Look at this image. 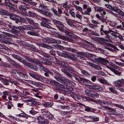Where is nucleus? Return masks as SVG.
<instances>
[{"label":"nucleus","instance_id":"obj_20","mask_svg":"<svg viewBox=\"0 0 124 124\" xmlns=\"http://www.w3.org/2000/svg\"><path fill=\"white\" fill-rule=\"evenodd\" d=\"M114 11L118 13L119 15L124 16V13L121 10L118 9L117 7L114 9Z\"/></svg>","mask_w":124,"mask_h":124},{"label":"nucleus","instance_id":"obj_49","mask_svg":"<svg viewBox=\"0 0 124 124\" xmlns=\"http://www.w3.org/2000/svg\"><path fill=\"white\" fill-rule=\"evenodd\" d=\"M43 59L44 58H39V59L36 61V63L38 65L39 64H42V63H43Z\"/></svg>","mask_w":124,"mask_h":124},{"label":"nucleus","instance_id":"obj_63","mask_svg":"<svg viewBox=\"0 0 124 124\" xmlns=\"http://www.w3.org/2000/svg\"><path fill=\"white\" fill-rule=\"evenodd\" d=\"M41 54L46 58H49L50 57V56L49 55L44 53L41 52Z\"/></svg>","mask_w":124,"mask_h":124},{"label":"nucleus","instance_id":"obj_28","mask_svg":"<svg viewBox=\"0 0 124 124\" xmlns=\"http://www.w3.org/2000/svg\"><path fill=\"white\" fill-rule=\"evenodd\" d=\"M66 21L68 24L72 27H74L75 26L74 25L72 21L70 20L69 19L67 18L66 19Z\"/></svg>","mask_w":124,"mask_h":124},{"label":"nucleus","instance_id":"obj_8","mask_svg":"<svg viewBox=\"0 0 124 124\" xmlns=\"http://www.w3.org/2000/svg\"><path fill=\"white\" fill-rule=\"evenodd\" d=\"M37 45L38 46H40L44 48H46L48 49H52L54 48V47L53 46H49L46 44L41 43H37Z\"/></svg>","mask_w":124,"mask_h":124},{"label":"nucleus","instance_id":"obj_32","mask_svg":"<svg viewBox=\"0 0 124 124\" xmlns=\"http://www.w3.org/2000/svg\"><path fill=\"white\" fill-rule=\"evenodd\" d=\"M28 14L31 17H38L37 16V14L35 13H33L30 11H28Z\"/></svg>","mask_w":124,"mask_h":124},{"label":"nucleus","instance_id":"obj_60","mask_svg":"<svg viewBox=\"0 0 124 124\" xmlns=\"http://www.w3.org/2000/svg\"><path fill=\"white\" fill-rule=\"evenodd\" d=\"M68 55L67 52L64 51H62V56L65 57H68Z\"/></svg>","mask_w":124,"mask_h":124},{"label":"nucleus","instance_id":"obj_5","mask_svg":"<svg viewBox=\"0 0 124 124\" xmlns=\"http://www.w3.org/2000/svg\"><path fill=\"white\" fill-rule=\"evenodd\" d=\"M111 33V35L113 36V34L115 33V32L111 30H109L108 31L104 30L103 28H100V33L101 35H103L104 33L105 35H107L109 33Z\"/></svg>","mask_w":124,"mask_h":124},{"label":"nucleus","instance_id":"obj_43","mask_svg":"<svg viewBox=\"0 0 124 124\" xmlns=\"http://www.w3.org/2000/svg\"><path fill=\"white\" fill-rule=\"evenodd\" d=\"M39 67L41 70L46 72L48 70V69L46 68L45 67H44L42 64L39 65Z\"/></svg>","mask_w":124,"mask_h":124},{"label":"nucleus","instance_id":"obj_18","mask_svg":"<svg viewBox=\"0 0 124 124\" xmlns=\"http://www.w3.org/2000/svg\"><path fill=\"white\" fill-rule=\"evenodd\" d=\"M56 86H58L61 88L66 89L67 90H71V89H70V87H69L68 86H64L62 84H60L58 82V84H57Z\"/></svg>","mask_w":124,"mask_h":124},{"label":"nucleus","instance_id":"obj_61","mask_svg":"<svg viewBox=\"0 0 124 124\" xmlns=\"http://www.w3.org/2000/svg\"><path fill=\"white\" fill-rule=\"evenodd\" d=\"M68 58L73 62H75L78 60V59L75 56H68Z\"/></svg>","mask_w":124,"mask_h":124},{"label":"nucleus","instance_id":"obj_38","mask_svg":"<svg viewBox=\"0 0 124 124\" xmlns=\"http://www.w3.org/2000/svg\"><path fill=\"white\" fill-rule=\"evenodd\" d=\"M28 67L31 69L35 71L38 70V68L35 66L33 65L30 63Z\"/></svg>","mask_w":124,"mask_h":124},{"label":"nucleus","instance_id":"obj_41","mask_svg":"<svg viewBox=\"0 0 124 124\" xmlns=\"http://www.w3.org/2000/svg\"><path fill=\"white\" fill-rule=\"evenodd\" d=\"M51 9L52 12L54 13V14L57 16H60L59 14L58 13V12L57 10L55 9L54 7L51 8Z\"/></svg>","mask_w":124,"mask_h":124},{"label":"nucleus","instance_id":"obj_11","mask_svg":"<svg viewBox=\"0 0 124 124\" xmlns=\"http://www.w3.org/2000/svg\"><path fill=\"white\" fill-rule=\"evenodd\" d=\"M53 105L52 102H45L42 104V105L45 107H51Z\"/></svg>","mask_w":124,"mask_h":124},{"label":"nucleus","instance_id":"obj_16","mask_svg":"<svg viewBox=\"0 0 124 124\" xmlns=\"http://www.w3.org/2000/svg\"><path fill=\"white\" fill-rule=\"evenodd\" d=\"M106 67L107 68L110 70L112 71L116 75L119 76L121 75V72H119L116 70L114 69L111 68L108 66H106Z\"/></svg>","mask_w":124,"mask_h":124},{"label":"nucleus","instance_id":"obj_27","mask_svg":"<svg viewBox=\"0 0 124 124\" xmlns=\"http://www.w3.org/2000/svg\"><path fill=\"white\" fill-rule=\"evenodd\" d=\"M85 97H86L84 96H81L77 95H76L75 97V98H76L78 100L81 101H82L84 100L85 101Z\"/></svg>","mask_w":124,"mask_h":124},{"label":"nucleus","instance_id":"obj_29","mask_svg":"<svg viewBox=\"0 0 124 124\" xmlns=\"http://www.w3.org/2000/svg\"><path fill=\"white\" fill-rule=\"evenodd\" d=\"M40 24L41 26L45 27L49 29H51L52 28L51 26L44 22H41L40 23Z\"/></svg>","mask_w":124,"mask_h":124},{"label":"nucleus","instance_id":"obj_30","mask_svg":"<svg viewBox=\"0 0 124 124\" xmlns=\"http://www.w3.org/2000/svg\"><path fill=\"white\" fill-rule=\"evenodd\" d=\"M24 58L27 60L29 61L30 62H32L36 63V60H34L33 59H32L31 58H30L27 56H24Z\"/></svg>","mask_w":124,"mask_h":124},{"label":"nucleus","instance_id":"obj_35","mask_svg":"<svg viewBox=\"0 0 124 124\" xmlns=\"http://www.w3.org/2000/svg\"><path fill=\"white\" fill-rule=\"evenodd\" d=\"M19 117H25L26 119L28 118V116L24 112H23L18 115Z\"/></svg>","mask_w":124,"mask_h":124},{"label":"nucleus","instance_id":"obj_14","mask_svg":"<svg viewBox=\"0 0 124 124\" xmlns=\"http://www.w3.org/2000/svg\"><path fill=\"white\" fill-rule=\"evenodd\" d=\"M88 80L87 79L82 77L80 78L79 83L82 84H86L88 83Z\"/></svg>","mask_w":124,"mask_h":124},{"label":"nucleus","instance_id":"obj_9","mask_svg":"<svg viewBox=\"0 0 124 124\" xmlns=\"http://www.w3.org/2000/svg\"><path fill=\"white\" fill-rule=\"evenodd\" d=\"M93 88L95 89L97 92H102L103 91V88L102 87L97 85H93L92 86Z\"/></svg>","mask_w":124,"mask_h":124},{"label":"nucleus","instance_id":"obj_19","mask_svg":"<svg viewBox=\"0 0 124 124\" xmlns=\"http://www.w3.org/2000/svg\"><path fill=\"white\" fill-rule=\"evenodd\" d=\"M25 27L26 30L34 31H35V30L36 29L35 27L31 25H26Z\"/></svg>","mask_w":124,"mask_h":124},{"label":"nucleus","instance_id":"obj_53","mask_svg":"<svg viewBox=\"0 0 124 124\" xmlns=\"http://www.w3.org/2000/svg\"><path fill=\"white\" fill-rule=\"evenodd\" d=\"M85 100H86L87 101H91L92 102H94L95 103L96 102V101L93 99L89 98L88 97H85Z\"/></svg>","mask_w":124,"mask_h":124},{"label":"nucleus","instance_id":"obj_39","mask_svg":"<svg viewBox=\"0 0 124 124\" xmlns=\"http://www.w3.org/2000/svg\"><path fill=\"white\" fill-rule=\"evenodd\" d=\"M35 107H32L31 108L32 109L30 110L29 111V113L30 114L34 115L37 113L38 112L36 111H35L34 110V109H35Z\"/></svg>","mask_w":124,"mask_h":124},{"label":"nucleus","instance_id":"obj_24","mask_svg":"<svg viewBox=\"0 0 124 124\" xmlns=\"http://www.w3.org/2000/svg\"><path fill=\"white\" fill-rule=\"evenodd\" d=\"M26 20L31 25H34L35 24V23L34 22V21L32 19L26 17Z\"/></svg>","mask_w":124,"mask_h":124},{"label":"nucleus","instance_id":"obj_4","mask_svg":"<svg viewBox=\"0 0 124 124\" xmlns=\"http://www.w3.org/2000/svg\"><path fill=\"white\" fill-rule=\"evenodd\" d=\"M29 74L31 77L38 80L42 82H43L44 81L43 79L41 77L40 75L31 72L29 73Z\"/></svg>","mask_w":124,"mask_h":124},{"label":"nucleus","instance_id":"obj_50","mask_svg":"<svg viewBox=\"0 0 124 124\" xmlns=\"http://www.w3.org/2000/svg\"><path fill=\"white\" fill-rule=\"evenodd\" d=\"M34 85H35V86L37 87H41V86H42L43 84L40 83L39 82H34Z\"/></svg>","mask_w":124,"mask_h":124},{"label":"nucleus","instance_id":"obj_12","mask_svg":"<svg viewBox=\"0 0 124 124\" xmlns=\"http://www.w3.org/2000/svg\"><path fill=\"white\" fill-rule=\"evenodd\" d=\"M78 53L79 54L77 56V57H78V59L82 60H84L85 59V58L82 56H85L86 55V54L80 52H78Z\"/></svg>","mask_w":124,"mask_h":124},{"label":"nucleus","instance_id":"obj_7","mask_svg":"<svg viewBox=\"0 0 124 124\" xmlns=\"http://www.w3.org/2000/svg\"><path fill=\"white\" fill-rule=\"evenodd\" d=\"M16 76L18 78L24 79H27L28 78V76L27 75L19 71Z\"/></svg>","mask_w":124,"mask_h":124},{"label":"nucleus","instance_id":"obj_2","mask_svg":"<svg viewBox=\"0 0 124 124\" xmlns=\"http://www.w3.org/2000/svg\"><path fill=\"white\" fill-rule=\"evenodd\" d=\"M92 61L95 63H100L104 65H107L108 61L104 58L101 57L95 58Z\"/></svg>","mask_w":124,"mask_h":124},{"label":"nucleus","instance_id":"obj_23","mask_svg":"<svg viewBox=\"0 0 124 124\" xmlns=\"http://www.w3.org/2000/svg\"><path fill=\"white\" fill-rule=\"evenodd\" d=\"M31 31H28L27 32V34L28 35L33 36L39 37L40 35L39 34L36 32Z\"/></svg>","mask_w":124,"mask_h":124},{"label":"nucleus","instance_id":"obj_62","mask_svg":"<svg viewBox=\"0 0 124 124\" xmlns=\"http://www.w3.org/2000/svg\"><path fill=\"white\" fill-rule=\"evenodd\" d=\"M58 84V82L54 80H52L50 84L56 86V85Z\"/></svg>","mask_w":124,"mask_h":124},{"label":"nucleus","instance_id":"obj_33","mask_svg":"<svg viewBox=\"0 0 124 124\" xmlns=\"http://www.w3.org/2000/svg\"><path fill=\"white\" fill-rule=\"evenodd\" d=\"M66 69L70 72L73 73H74L76 72V71L72 68L69 67V66L67 67Z\"/></svg>","mask_w":124,"mask_h":124},{"label":"nucleus","instance_id":"obj_36","mask_svg":"<svg viewBox=\"0 0 124 124\" xmlns=\"http://www.w3.org/2000/svg\"><path fill=\"white\" fill-rule=\"evenodd\" d=\"M5 35L6 36L4 37L5 39H6L7 40H9L11 38H10V36L12 35L11 34L7 33H5Z\"/></svg>","mask_w":124,"mask_h":124},{"label":"nucleus","instance_id":"obj_58","mask_svg":"<svg viewBox=\"0 0 124 124\" xmlns=\"http://www.w3.org/2000/svg\"><path fill=\"white\" fill-rule=\"evenodd\" d=\"M42 124H49V122L47 119L43 118L41 123Z\"/></svg>","mask_w":124,"mask_h":124},{"label":"nucleus","instance_id":"obj_45","mask_svg":"<svg viewBox=\"0 0 124 124\" xmlns=\"http://www.w3.org/2000/svg\"><path fill=\"white\" fill-rule=\"evenodd\" d=\"M90 96L94 98H98L99 96V94L95 92L92 93Z\"/></svg>","mask_w":124,"mask_h":124},{"label":"nucleus","instance_id":"obj_1","mask_svg":"<svg viewBox=\"0 0 124 124\" xmlns=\"http://www.w3.org/2000/svg\"><path fill=\"white\" fill-rule=\"evenodd\" d=\"M42 40L43 42L48 44L54 43L60 44L61 43V41L56 40L49 38H43L42 39Z\"/></svg>","mask_w":124,"mask_h":124},{"label":"nucleus","instance_id":"obj_47","mask_svg":"<svg viewBox=\"0 0 124 124\" xmlns=\"http://www.w3.org/2000/svg\"><path fill=\"white\" fill-rule=\"evenodd\" d=\"M105 6L108 8L109 9L111 10L114 11V8H116V7H112L110 5L108 4H106L105 5Z\"/></svg>","mask_w":124,"mask_h":124},{"label":"nucleus","instance_id":"obj_25","mask_svg":"<svg viewBox=\"0 0 124 124\" xmlns=\"http://www.w3.org/2000/svg\"><path fill=\"white\" fill-rule=\"evenodd\" d=\"M96 11L97 12L101 13L102 15H105L106 14V12L102 8H99L96 10Z\"/></svg>","mask_w":124,"mask_h":124},{"label":"nucleus","instance_id":"obj_56","mask_svg":"<svg viewBox=\"0 0 124 124\" xmlns=\"http://www.w3.org/2000/svg\"><path fill=\"white\" fill-rule=\"evenodd\" d=\"M113 105L114 106L120 108L124 110V107L120 104L114 103V104Z\"/></svg>","mask_w":124,"mask_h":124},{"label":"nucleus","instance_id":"obj_52","mask_svg":"<svg viewBox=\"0 0 124 124\" xmlns=\"http://www.w3.org/2000/svg\"><path fill=\"white\" fill-rule=\"evenodd\" d=\"M1 81L5 85H8L9 84L8 80L7 79L3 78Z\"/></svg>","mask_w":124,"mask_h":124},{"label":"nucleus","instance_id":"obj_51","mask_svg":"<svg viewBox=\"0 0 124 124\" xmlns=\"http://www.w3.org/2000/svg\"><path fill=\"white\" fill-rule=\"evenodd\" d=\"M114 83L115 84V85L116 86H121L122 85L121 83L120 82V80H118L115 81L114 82Z\"/></svg>","mask_w":124,"mask_h":124},{"label":"nucleus","instance_id":"obj_54","mask_svg":"<svg viewBox=\"0 0 124 124\" xmlns=\"http://www.w3.org/2000/svg\"><path fill=\"white\" fill-rule=\"evenodd\" d=\"M43 14L46 16H51L53 15V14L51 12L47 11H45L43 13Z\"/></svg>","mask_w":124,"mask_h":124},{"label":"nucleus","instance_id":"obj_34","mask_svg":"<svg viewBox=\"0 0 124 124\" xmlns=\"http://www.w3.org/2000/svg\"><path fill=\"white\" fill-rule=\"evenodd\" d=\"M52 21L54 24L55 25H56L57 27L62 23L60 21L54 19H53Z\"/></svg>","mask_w":124,"mask_h":124},{"label":"nucleus","instance_id":"obj_42","mask_svg":"<svg viewBox=\"0 0 124 124\" xmlns=\"http://www.w3.org/2000/svg\"><path fill=\"white\" fill-rule=\"evenodd\" d=\"M16 20H17V21L19 22H21L22 21H24V22H23L24 23H27V22L26 21L24 20V19H23L21 17H18L17 16V17H16Z\"/></svg>","mask_w":124,"mask_h":124},{"label":"nucleus","instance_id":"obj_59","mask_svg":"<svg viewBox=\"0 0 124 124\" xmlns=\"http://www.w3.org/2000/svg\"><path fill=\"white\" fill-rule=\"evenodd\" d=\"M11 71L12 73L16 76H17L19 71L15 69H13Z\"/></svg>","mask_w":124,"mask_h":124},{"label":"nucleus","instance_id":"obj_55","mask_svg":"<svg viewBox=\"0 0 124 124\" xmlns=\"http://www.w3.org/2000/svg\"><path fill=\"white\" fill-rule=\"evenodd\" d=\"M39 8L43 10H46L47 9L46 6L42 4H40L39 6Z\"/></svg>","mask_w":124,"mask_h":124},{"label":"nucleus","instance_id":"obj_3","mask_svg":"<svg viewBox=\"0 0 124 124\" xmlns=\"http://www.w3.org/2000/svg\"><path fill=\"white\" fill-rule=\"evenodd\" d=\"M6 59L8 60V61L10 63L12 64L13 66H15L17 68L19 69H21L22 68V67L18 63L15 62V61L13 60L12 59L7 56L5 57Z\"/></svg>","mask_w":124,"mask_h":124},{"label":"nucleus","instance_id":"obj_40","mask_svg":"<svg viewBox=\"0 0 124 124\" xmlns=\"http://www.w3.org/2000/svg\"><path fill=\"white\" fill-rule=\"evenodd\" d=\"M26 101L27 102H32V104H37V102L35 101H34V99L32 98H31L30 99L26 100Z\"/></svg>","mask_w":124,"mask_h":124},{"label":"nucleus","instance_id":"obj_21","mask_svg":"<svg viewBox=\"0 0 124 124\" xmlns=\"http://www.w3.org/2000/svg\"><path fill=\"white\" fill-rule=\"evenodd\" d=\"M0 14L1 15L8 16L10 15V13L9 12L3 9H0Z\"/></svg>","mask_w":124,"mask_h":124},{"label":"nucleus","instance_id":"obj_22","mask_svg":"<svg viewBox=\"0 0 124 124\" xmlns=\"http://www.w3.org/2000/svg\"><path fill=\"white\" fill-rule=\"evenodd\" d=\"M57 27L58 28L59 30L62 32V30H64V29H66V27L62 23L58 26H57Z\"/></svg>","mask_w":124,"mask_h":124},{"label":"nucleus","instance_id":"obj_44","mask_svg":"<svg viewBox=\"0 0 124 124\" xmlns=\"http://www.w3.org/2000/svg\"><path fill=\"white\" fill-rule=\"evenodd\" d=\"M81 71L82 73L84 75L87 77H88L90 76L89 73L85 70H82Z\"/></svg>","mask_w":124,"mask_h":124},{"label":"nucleus","instance_id":"obj_64","mask_svg":"<svg viewBox=\"0 0 124 124\" xmlns=\"http://www.w3.org/2000/svg\"><path fill=\"white\" fill-rule=\"evenodd\" d=\"M43 118V116L42 117L40 116H39L37 117V119L38 122L41 123Z\"/></svg>","mask_w":124,"mask_h":124},{"label":"nucleus","instance_id":"obj_37","mask_svg":"<svg viewBox=\"0 0 124 124\" xmlns=\"http://www.w3.org/2000/svg\"><path fill=\"white\" fill-rule=\"evenodd\" d=\"M45 117H46L50 120L53 119L54 118V116L52 115L49 112L46 115Z\"/></svg>","mask_w":124,"mask_h":124},{"label":"nucleus","instance_id":"obj_26","mask_svg":"<svg viewBox=\"0 0 124 124\" xmlns=\"http://www.w3.org/2000/svg\"><path fill=\"white\" fill-rule=\"evenodd\" d=\"M16 29H18L19 31H20L21 30V26H14V30H13V33L15 34H17L18 33V31L17 30H16Z\"/></svg>","mask_w":124,"mask_h":124},{"label":"nucleus","instance_id":"obj_6","mask_svg":"<svg viewBox=\"0 0 124 124\" xmlns=\"http://www.w3.org/2000/svg\"><path fill=\"white\" fill-rule=\"evenodd\" d=\"M85 64L97 70H101L102 69V68L99 66L90 62L86 61Z\"/></svg>","mask_w":124,"mask_h":124},{"label":"nucleus","instance_id":"obj_57","mask_svg":"<svg viewBox=\"0 0 124 124\" xmlns=\"http://www.w3.org/2000/svg\"><path fill=\"white\" fill-rule=\"evenodd\" d=\"M113 105L114 106L120 108L124 110V107L120 104L114 103V104Z\"/></svg>","mask_w":124,"mask_h":124},{"label":"nucleus","instance_id":"obj_46","mask_svg":"<svg viewBox=\"0 0 124 124\" xmlns=\"http://www.w3.org/2000/svg\"><path fill=\"white\" fill-rule=\"evenodd\" d=\"M7 108L8 109H11L12 107L13 106V105L12 104V103L9 101L7 103Z\"/></svg>","mask_w":124,"mask_h":124},{"label":"nucleus","instance_id":"obj_15","mask_svg":"<svg viewBox=\"0 0 124 124\" xmlns=\"http://www.w3.org/2000/svg\"><path fill=\"white\" fill-rule=\"evenodd\" d=\"M19 61V62L22 63L26 66L28 67L30 64V63L28 62H27L26 60L24 59H23L21 57Z\"/></svg>","mask_w":124,"mask_h":124},{"label":"nucleus","instance_id":"obj_13","mask_svg":"<svg viewBox=\"0 0 124 124\" xmlns=\"http://www.w3.org/2000/svg\"><path fill=\"white\" fill-rule=\"evenodd\" d=\"M61 70L63 72L66 74L67 76L68 77L70 78H72L73 77V76L70 73L68 72L65 69L63 68L62 69H61Z\"/></svg>","mask_w":124,"mask_h":124},{"label":"nucleus","instance_id":"obj_10","mask_svg":"<svg viewBox=\"0 0 124 124\" xmlns=\"http://www.w3.org/2000/svg\"><path fill=\"white\" fill-rule=\"evenodd\" d=\"M98 80L102 84L108 86L110 85V84L107 82V81L104 78H100L98 79Z\"/></svg>","mask_w":124,"mask_h":124},{"label":"nucleus","instance_id":"obj_17","mask_svg":"<svg viewBox=\"0 0 124 124\" xmlns=\"http://www.w3.org/2000/svg\"><path fill=\"white\" fill-rule=\"evenodd\" d=\"M105 38H99V40L103 42L106 41L108 42H111V41L109 37L108 36L105 37Z\"/></svg>","mask_w":124,"mask_h":124},{"label":"nucleus","instance_id":"obj_48","mask_svg":"<svg viewBox=\"0 0 124 124\" xmlns=\"http://www.w3.org/2000/svg\"><path fill=\"white\" fill-rule=\"evenodd\" d=\"M11 55L13 58L17 60L18 61L20 59L21 57L19 56L14 54H11Z\"/></svg>","mask_w":124,"mask_h":124},{"label":"nucleus","instance_id":"obj_31","mask_svg":"<svg viewBox=\"0 0 124 124\" xmlns=\"http://www.w3.org/2000/svg\"><path fill=\"white\" fill-rule=\"evenodd\" d=\"M8 16H10L9 18L13 20H16V17L17 16V15L15 14H12L11 13L10 15Z\"/></svg>","mask_w":124,"mask_h":124}]
</instances>
